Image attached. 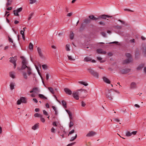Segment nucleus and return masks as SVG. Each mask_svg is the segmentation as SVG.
<instances>
[{
    "mask_svg": "<svg viewBox=\"0 0 146 146\" xmlns=\"http://www.w3.org/2000/svg\"><path fill=\"white\" fill-rule=\"evenodd\" d=\"M79 91H80L81 92H84V93H87V91L85 89H81L74 91L72 93V95L74 98L76 100H78L79 99L78 95L80 94L81 93V92H79Z\"/></svg>",
    "mask_w": 146,
    "mask_h": 146,
    "instance_id": "nucleus-1",
    "label": "nucleus"
},
{
    "mask_svg": "<svg viewBox=\"0 0 146 146\" xmlns=\"http://www.w3.org/2000/svg\"><path fill=\"white\" fill-rule=\"evenodd\" d=\"M28 62L27 60L25 58L23 59L22 62V66L20 68H18V69L19 70H22L25 69L26 68H27L29 67L27 66Z\"/></svg>",
    "mask_w": 146,
    "mask_h": 146,
    "instance_id": "nucleus-2",
    "label": "nucleus"
},
{
    "mask_svg": "<svg viewBox=\"0 0 146 146\" xmlns=\"http://www.w3.org/2000/svg\"><path fill=\"white\" fill-rule=\"evenodd\" d=\"M130 70V69L125 68L121 70L120 72L122 74H125L129 72Z\"/></svg>",
    "mask_w": 146,
    "mask_h": 146,
    "instance_id": "nucleus-3",
    "label": "nucleus"
},
{
    "mask_svg": "<svg viewBox=\"0 0 146 146\" xmlns=\"http://www.w3.org/2000/svg\"><path fill=\"white\" fill-rule=\"evenodd\" d=\"M9 59V62L12 64L16 62L17 60V56H15L14 57L12 56Z\"/></svg>",
    "mask_w": 146,
    "mask_h": 146,
    "instance_id": "nucleus-4",
    "label": "nucleus"
},
{
    "mask_svg": "<svg viewBox=\"0 0 146 146\" xmlns=\"http://www.w3.org/2000/svg\"><path fill=\"white\" fill-rule=\"evenodd\" d=\"M37 50L39 56L41 58H44V56L42 52L41 49L38 47L37 48Z\"/></svg>",
    "mask_w": 146,
    "mask_h": 146,
    "instance_id": "nucleus-5",
    "label": "nucleus"
},
{
    "mask_svg": "<svg viewBox=\"0 0 146 146\" xmlns=\"http://www.w3.org/2000/svg\"><path fill=\"white\" fill-rule=\"evenodd\" d=\"M137 84L135 82H132L130 84V88L132 89H136L137 88Z\"/></svg>",
    "mask_w": 146,
    "mask_h": 146,
    "instance_id": "nucleus-6",
    "label": "nucleus"
},
{
    "mask_svg": "<svg viewBox=\"0 0 146 146\" xmlns=\"http://www.w3.org/2000/svg\"><path fill=\"white\" fill-rule=\"evenodd\" d=\"M96 133L93 131H90L86 135V136L87 137H90L94 136L96 135Z\"/></svg>",
    "mask_w": 146,
    "mask_h": 146,
    "instance_id": "nucleus-7",
    "label": "nucleus"
},
{
    "mask_svg": "<svg viewBox=\"0 0 146 146\" xmlns=\"http://www.w3.org/2000/svg\"><path fill=\"white\" fill-rule=\"evenodd\" d=\"M110 17V16L108 15H103L98 16V19H106L107 18H109Z\"/></svg>",
    "mask_w": 146,
    "mask_h": 146,
    "instance_id": "nucleus-8",
    "label": "nucleus"
},
{
    "mask_svg": "<svg viewBox=\"0 0 146 146\" xmlns=\"http://www.w3.org/2000/svg\"><path fill=\"white\" fill-rule=\"evenodd\" d=\"M64 90L66 94L69 95H70L72 94V92L71 91L67 88H65L64 89Z\"/></svg>",
    "mask_w": 146,
    "mask_h": 146,
    "instance_id": "nucleus-9",
    "label": "nucleus"
},
{
    "mask_svg": "<svg viewBox=\"0 0 146 146\" xmlns=\"http://www.w3.org/2000/svg\"><path fill=\"white\" fill-rule=\"evenodd\" d=\"M133 60L132 58H128L123 61L124 64H128L132 61Z\"/></svg>",
    "mask_w": 146,
    "mask_h": 146,
    "instance_id": "nucleus-10",
    "label": "nucleus"
},
{
    "mask_svg": "<svg viewBox=\"0 0 146 146\" xmlns=\"http://www.w3.org/2000/svg\"><path fill=\"white\" fill-rule=\"evenodd\" d=\"M89 17L90 19V21L92 20H95L96 21L97 20H98V17H96L93 15H90L89 16Z\"/></svg>",
    "mask_w": 146,
    "mask_h": 146,
    "instance_id": "nucleus-11",
    "label": "nucleus"
},
{
    "mask_svg": "<svg viewBox=\"0 0 146 146\" xmlns=\"http://www.w3.org/2000/svg\"><path fill=\"white\" fill-rule=\"evenodd\" d=\"M97 52L99 54H106V51H103L102 49L100 48L97 50Z\"/></svg>",
    "mask_w": 146,
    "mask_h": 146,
    "instance_id": "nucleus-12",
    "label": "nucleus"
},
{
    "mask_svg": "<svg viewBox=\"0 0 146 146\" xmlns=\"http://www.w3.org/2000/svg\"><path fill=\"white\" fill-rule=\"evenodd\" d=\"M141 49L143 52L144 53L145 56L146 55V46L144 45L142 46L141 47Z\"/></svg>",
    "mask_w": 146,
    "mask_h": 146,
    "instance_id": "nucleus-13",
    "label": "nucleus"
},
{
    "mask_svg": "<svg viewBox=\"0 0 146 146\" xmlns=\"http://www.w3.org/2000/svg\"><path fill=\"white\" fill-rule=\"evenodd\" d=\"M106 96L107 98L110 100H111L113 99V98L111 96L110 91H108V93L106 94Z\"/></svg>",
    "mask_w": 146,
    "mask_h": 146,
    "instance_id": "nucleus-14",
    "label": "nucleus"
},
{
    "mask_svg": "<svg viewBox=\"0 0 146 146\" xmlns=\"http://www.w3.org/2000/svg\"><path fill=\"white\" fill-rule=\"evenodd\" d=\"M15 85V83L13 82H11L10 85V89L11 90H12L14 88V87Z\"/></svg>",
    "mask_w": 146,
    "mask_h": 146,
    "instance_id": "nucleus-15",
    "label": "nucleus"
},
{
    "mask_svg": "<svg viewBox=\"0 0 146 146\" xmlns=\"http://www.w3.org/2000/svg\"><path fill=\"white\" fill-rule=\"evenodd\" d=\"M103 78L104 81L105 82L107 83H108V84L110 83V81L108 79L106 78L105 77H103Z\"/></svg>",
    "mask_w": 146,
    "mask_h": 146,
    "instance_id": "nucleus-16",
    "label": "nucleus"
},
{
    "mask_svg": "<svg viewBox=\"0 0 146 146\" xmlns=\"http://www.w3.org/2000/svg\"><path fill=\"white\" fill-rule=\"evenodd\" d=\"M33 91H34V93H37L40 92L39 90L37 87H34L33 88Z\"/></svg>",
    "mask_w": 146,
    "mask_h": 146,
    "instance_id": "nucleus-17",
    "label": "nucleus"
},
{
    "mask_svg": "<svg viewBox=\"0 0 146 146\" xmlns=\"http://www.w3.org/2000/svg\"><path fill=\"white\" fill-rule=\"evenodd\" d=\"M38 97L39 98H40L41 99H47V98L45 97L44 95L42 94H39L38 95Z\"/></svg>",
    "mask_w": 146,
    "mask_h": 146,
    "instance_id": "nucleus-18",
    "label": "nucleus"
},
{
    "mask_svg": "<svg viewBox=\"0 0 146 146\" xmlns=\"http://www.w3.org/2000/svg\"><path fill=\"white\" fill-rule=\"evenodd\" d=\"M38 123L35 124L32 127V129L34 130H35L37 129L38 127Z\"/></svg>",
    "mask_w": 146,
    "mask_h": 146,
    "instance_id": "nucleus-19",
    "label": "nucleus"
},
{
    "mask_svg": "<svg viewBox=\"0 0 146 146\" xmlns=\"http://www.w3.org/2000/svg\"><path fill=\"white\" fill-rule=\"evenodd\" d=\"M92 60V59L88 57H86L84 58V61L85 62H88Z\"/></svg>",
    "mask_w": 146,
    "mask_h": 146,
    "instance_id": "nucleus-20",
    "label": "nucleus"
},
{
    "mask_svg": "<svg viewBox=\"0 0 146 146\" xmlns=\"http://www.w3.org/2000/svg\"><path fill=\"white\" fill-rule=\"evenodd\" d=\"M21 98L22 103H27V100L26 98L22 97H21Z\"/></svg>",
    "mask_w": 146,
    "mask_h": 146,
    "instance_id": "nucleus-21",
    "label": "nucleus"
},
{
    "mask_svg": "<svg viewBox=\"0 0 146 146\" xmlns=\"http://www.w3.org/2000/svg\"><path fill=\"white\" fill-rule=\"evenodd\" d=\"M62 105L64 108H67L66 104V102L64 100H63L62 102Z\"/></svg>",
    "mask_w": 146,
    "mask_h": 146,
    "instance_id": "nucleus-22",
    "label": "nucleus"
},
{
    "mask_svg": "<svg viewBox=\"0 0 146 146\" xmlns=\"http://www.w3.org/2000/svg\"><path fill=\"white\" fill-rule=\"evenodd\" d=\"M27 74H28V75L29 76L31 74V69L30 67H27Z\"/></svg>",
    "mask_w": 146,
    "mask_h": 146,
    "instance_id": "nucleus-23",
    "label": "nucleus"
},
{
    "mask_svg": "<svg viewBox=\"0 0 146 146\" xmlns=\"http://www.w3.org/2000/svg\"><path fill=\"white\" fill-rule=\"evenodd\" d=\"M92 75L94 76V77H96L97 78H98L99 74L98 73L95 71L94 72V73H93Z\"/></svg>",
    "mask_w": 146,
    "mask_h": 146,
    "instance_id": "nucleus-24",
    "label": "nucleus"
},
{
    "mask_svg": "<svg viewBox=\"0 0 146 146\" xmlns=\"http://www.w3.org/2000/svg\"><path fill=\"white\" fill-rule=\"evenodd\" d=\"M78 82L80 84H82L85 86H87L88 85V84L86 82L83 81H79Z\"/></svg>",
    "mask_w": 146,
    "mask_h": 146,
    "instance_id": "nucleus-25",
    "label": "nucleus"
},
{
    "mask_svg": "<svg viewBox=\"0 0 146 146\" xmlns=\"http://www.w3.org/2000/svg\"><path fill=\"white\" fill-rule=\"evenodd\" d=\"M135 58H137L139 56V53L138 50H136L135 52Z\"/></svg>",
    "mask_w": 146,
    "mask_h": 146,
    "instance_id": "nucleus-26",
    "label": "nucleus"
},
{
    "mask_svg": "<svg viewBox=\"0 0 146 146\" xmlns=\"http://www.w3.org/2000/svg\"><path fill=\"white\" fill-rule=\"evenodd\" d=\"M48 89L49 90L50 92L52 94H54V89L51 87H48Z\"/></svg>",
    "mask_w": 146,
    "mask_h": 146,
    "instance_id": "nucleus-27",
    "label": "nucleus"
},
{
    "mask_svg": "<svg viewBox=\"0 0 146 146\" xmlns=\"http://www.w3.org/2000/svg\"><path fill=\"white\" fill-rule=\"evenodd\" d=\"M144 64H141L137 68V70H141L144 66Z\"/></svg>",
    "mask_w": 146,
    "mask_h": 146,
    "instance_id": "nucleus-28",
    "label": "nucleus"
},
{
    "mask_svg": "<svg viewBox=\"0 0 146 146\" xmlns=\"http://www.w3.org/2000/svg\"><path fill=\"white\" fill-rule=\"evenodd\" d=\"M9 75L10 77L13 78H15L14 72H11L9 73Z\"/></svg>",
    "mask_w": 146,
    "mask_h": 146,
    "instance_id": "nucleus-29",
    "label": "nucleus"
},
{
    "mask_svg": "<svg viewBox=\"0 0 146 146\" xmlns=\"http://www.w3.org/2000/svg\"><path fill=\"white\" fill-rule=\"evenodd\" d=\"M85 27V26L82 23L81 25V26L80 29V31H83Z\"/></svg>",
    "mask_w": 146,
    "mask_h": 146,
    "instance_id": "nucleus-30",
    "label": "nucleus"
},
{
    "mask_svg": "<svg viewBox=\"0 0 146 146\" xmlns=\"http://www.w3.org/2000/svg\"><path fill=\"white\" fill-rule=\"evenodd\" d=\"M27 73L25 72H23V75L24 77V78L25 80H27Z\"/></svg>",
    "mask_w": 146,
    "mask_h": 146,
    "instance_id": "nucleus-31",
    "label": "nucleus"
},
{
    "mask_svg": "<svg viewBox=\"0 0 146 146\" xmlns=\"http://www.w3.org/2000/svg\"><path fill=\"white\" fill-rule=\"evenodd\" d=\"M90 20L88 19H86L84 20V23L86 24L90 23Z\"/></svg>",
    "mask_w": 146,
    "mask_h": 146,
    "instance_id": "nucleus-32",
    "label": "nucleus"
},
{
    "mask_svg": "<svg viewBox=\"0 0 146 146\" xmlns=\"http://www.w3.org/2000/svg\"><path fill=\"white\" fill-rule=\"evenodd\" d=\"M7 3H6V6L8 7V6L11 4L12 0H7Z\"/></svg>",
    "mask_w": 146,
    "mask_h": 146,
    "instance_id": "nucleus-33",
    "label": "nucleus"
},
{
    "mask_svg": "<svg viewBox=\"0 0 146 146\" xmlns=\"http://www.w3.org/2000/svg\"><path fill=\"white\" fill-rule=\"evenodd\" d=\"M22 7H20V8L18 9L17 10H14L13 11V12H18L19 13V12H21L22 11Z\"/></svg>",
    "mask_w": 146,
    "mask_h": 146,
    "instance_id": "nucleus-34",
    "label": "nucleus"
},
{
    "mask_svg": "<svg viewBox=\"0 0 146 146\" xmlns=\"http://www.w3.org/2000/svg\"><path fill=\"white\" fill-rule=\"evenodd\" d=\"M74 124V122L72 120H70L69 124V126L70 128L72 127Z\"/></svg>",
    "mask_w": 146,
    "mask_h": 146,
    "instance_id": "nucleus-35",
    "label": "nucleus"
},
{
    "mask_svg": "<svg viewBox=\"0 0 146 146\" xmlns=\"http://www.w3.org/2000/svg\"><path fill=\"white\" fill-rule=\"evenodd\" d=\"M77 137V135L76 134V135L75 137H73L71 138L70 139V141H72L75 140Z\"/></svg>",
    "mask_w": 146,
    "mask_h": 146,
    "instance_id": "nucleus-36",
    "label": "nucleus"
},
{
    "mask_svg": "<svg viewBox=\"0 0 146 146\" xmlns=\"http://www.w3.org/2000/svg\"><path fill=\"white\" fill-rule=\"evenodd\" d=\"M70 45L68 44H67L66 45V49L67 51H69L70 50V49L69 48Z\"/></svg>",
    "mask_w": 146,
    "mask_h": 146,
    "instance_id": "nucleus-37",
    "label": "nucleus"
},
{
    "mask_svg": "<svg viewBox=\"0 0 146 146\" xmlns=\"http://www.w3.org/2000/svg\"><path fill=\"white\" fill-rule=\"evenodd\" d=\"M74 34L72 32L70 35V38L71 40H72L74 38Z\"/></svg>",
    "mask_w": 146,
    "mask_h": 146,
    "instance_id": "nucleus-38",
    "label": "nucleus"
},
{
    "mask_svg": "<svg viewBox=\"0 0 146 146\" xmlns=\"http://www.w3.org/2000/svg\"><path fill=\"white\" fill-rule=\"evenodd\" d=\"M52 108L55 111V115H57L58 114V112H57V111L56 110V108L54 106H52Z\"/></svg>",
    "mask_w": 146,
    "mask_h": 146,
    "instance_id": "nucleus-39",
    "label": "nucleus"
},
{
    "mask_svg": "<svg viewBox=\"0 0 146 146\" xmlns=\"http://www.w3.org/2000/svg\"><path fill=\"white\" fill-rule=\"evenodd\" d=\"M87 70L92 75L93 73H94V72L93 70L91 68H88Z\"/></svg>",
    "mask_w": 146,
    "mask_h": 146,
    "instance_id": "nucleus-40",
    "label": "nucleus"
},
{
    "mask_svg": "<svg viewBox=\"0 0 146 146\" xmlns=\"http://www.w3.org/2000/svg\"><path fill=\"white\" fill-rule=\"evenodd\" d=\"M131 135V133H130L129 131H127L126 133V136L129 137Z\"/></svg>",
    "mask_w": 146,
    "mask_h": 146,
    "instance_id": "nucleus-41",
    "label": "nucleus"
},
{
    "mask_svg": "<svg viewBox=\"0 0 146 146\" xmlns=\"http://www.w3.org/2000/svg\"><path fill=\"white\" fill-rule=\"evenodd\" d=\"M33 45L31 43H30L29 44V48L30 50H32L33 48Z\"/></svg>",
    "mask_w": 146,
    "mask_h": 146,
    "instance_id": "nucleus-42",
    "label": "nucleus"
},
{
    "mask_svg": "<svg viewBox=\"0 0 146 146\" xmlns=\"http://www.w3.org/2000/svg\"><path fill=\"white\" fill-rule=\"evenodd\" d=\"M42 115H41L40 114H38V113H36L34 115V116L35 117H40Z\"/></svg>",
    "mask_w": 146,
    "mask_h": 146,
    "instance_id": "nucleus-43",
    "label": "nucleus"
},
{
    "mask_svg": "<svg viewBox=\"0 0 146 146\" xmlns=\"http://www.w3.org/2000/svg\"><path fill=\"white\" fill-rule=\"evenodd\" d=\"M35 67H36V69L37 70V71H38V74L40 76L42 80V79H43L42 78L41 76V75H40V72H39V71L38 68V67H37L36 66H35Z\"/></svg>",
    "mask_w": 146,
    "mask_h": 146,
    "instance_id": "nucleus-44",
    "label": "nucleus"
},
{
    "mask_svg": "<svg viewBox=\"0 0 146 146\" xmlns=\"http://www.w3.org/2000/svg\"><path fill=\"white\" fill-rule=\"evenodd\" d=\"M126 56H127V57L128 58H132L131 55L129 53H127L126 54Z\"/></svg>",
    "mask_w": 146,
    "mask_h": 146,
    "instance_id": "nucleus-45",
    "label": "nucleus"
},
{
    "mask_svg": "<svg viewBox=\"0 0 146 146\" xmlns=\"http://www.w3.org/2000/svg\"><path fill=\"white\" fill-rule=\"evenodd\" d=\"M67 56L68 57V58L69 60H74L75 59H73L71 56H69L68 55H67Z\"/></svg>",
    "mask_w": 146,
    "mask_h": 146,
    "instance_id": "nucleus-46",
    "label": "nucleus"
},
{
    "mask_svg": "<svg viewBox=\"0 0 146 146\" xmlns=\"http://www.w3.org/2000/svg\"><path fill=\"white\" fill-rule=\"evenodd\" d=\"M33 14H34L33 13H32L30 14L29 16V17L28 18V20H29L31 19L32 18V16H33Z\"/></svg>",
    "mask_w": 146,
    "mask_h": 146,
    "instance_id": "nucleus-47",
    "label": "nucleus"
},
{
    "mask_svg": "<svg viewBox=\"0 0 146 146\" xmlns=\"http://www.w3.org/2000/svg\"><path fill=\"white\" fill-rule=\"evenodd\" d=\"M40 120L43 123L44 122L45 119L44 118L42 117V115L40 117Z\"/></svg>",
    "mask_w": 146,
    "mask_h": 146,
    "instance_id": "nucleus-48",
    "label": "nucleus"
},
{
    "mask_svg": "<svg viewBox=\"0 0 146 146\" xmlns=\"http://www.w3.org/2000/svg\"><path fill=\"white\" fill-rule=\"evenodd\" d=\"M42 68L44 69H46L47 68V65L46 64H43L42 66Z\"/></svg>",
    "mask_w": 146,
    "mask_h": 146,
    "instance_id": "nucleus-49",
    "label": "nucleus"
},
{
    "mask_svg": "<svg viewBox=\"0 0 146 146\" xmlns=\"http://www.w3.org/2000/svg\"><path fill=\"white\" fill-rule=\"evenodd\" d=\"M21 103H22L21 100V98H20V100H19L17 101V104H18V105H20V104H21Z\"/></svg>",
    "mask_w": 146,
    "mask_h": 146,
    "instance_id": "nucleus-50",
    "label": "nucleus"
},
{
    "mask_svg": "<svg viewBox=\"0 0 146 146\" xmlns=\"http://www.w3.org/2000/svg\"><path fill=\"white\" fill-rule=\"evenodd\" d=\"M101 34L104 37H106V34L104 32H102L101 33Z\"/></svg>",
    "mask_w": 146,
    "mask_h": 146,
    "instance_id": "nucleus-51",
    "label": "nucleus"
},
{
    "mask_svg": "<svg viewBox=\"0 0 146 146\" xmlns=\"http://www.w3.org/2000/svg\"><path fill=\"white\" fill-rule=\"evenodd\" d=\"M30 0V3L31 4H32L34 3H35L36 1V0Z\"/></svg>",
    "mask_w": 146,
    "mask_h": 146,
    "instance_id": "nucleus-52",
    "label": "nucleus"
},
{
    "mask_svg": "<svg viewBox=\"0 0 146 146\" xmlns=\"http://www.w3.org/2000/svg\"><path fill=\"white\" fill-rule=\"evenodd\" d=\"M43 113L44 115H48V113L45 110H43Z\"/></svg>",
    "mask_w": 146,
    "mask_h": 146,
    "instance_id": "nucleus-53",
    "label": "nucleus"
},
{
    "mask_svg": "<svg viewBox=\"0 0 146 146\" xmlns=\"http://www.w3.org/2000/svg\"><path fill=\"white\" fill-rule=\"evenodd\" d=\"M74 130L72 129L71 131H70L68 135L69 136L70 135H71L74 133Z\"/></svg>",
    "mask_w": 146,
    "mask_h": 146,
    "instance_id": "nucleus-54",
    "label": "nucleus"
},
{
    "mask_svg": "<svg viewBox=\"0 0 146 146\" xmlns=\"http://www.w3.org/2000/svg\"><path fill=\"white\" fill-rule=\"evenodd\" d=\"M118 43H119V42H118L114 41V42H109V44H118Z\"/></svg>",
    "mask_w": 146,
    "mask_h": 146,
    "instance_id": "nucleus-55",
    "label": "nucleus"
},
{
    "mask_svg": "<svg viewBox=\"0 0 146 146\" xmlns=\"http://www.w3.org/2000/svg\"><path fill=\"white\" fill-rule=\"evenodd\" d=\"M76 143L75 142L72 143L70 144H68L67 146H72L74 145Z\"/></svg>",
    "mask_w": 146,
    "mask_h": 146,
    "instance_id": "nucleus-56",
    "label": "nucleus"
},
{
    "mask_svg": "<svg viewBox=\"0 0 146 146\" xmlns=\"http://www.w3.org/2000/svg\"><path fill=\"white\" fill-rule=\"evenodd\" d=\"M49 73H47L46 75V80H48L49 79Z\"/></svg>",
    "mask_w": 146,
    "mask_h": 146,
    "instance_id": "nucleus-57",
    "label": "nucleus"
},
{
    "mask_svg": "<svg viewBox=\"0 0 146 146\" xmlns=\"http://www.w3.org/2000/svg\"><path fill=\"white\" fill-rule=\"evenodd\" d=\"M129 42L130 43H134L135 42V40L134 39H133L131 40H129Z\"/></svg>",
    "mask_w": 146,
    "mask_h": 146,
    "instance_id": "nucleus-58",
    "label": "nucleus"
},
{
    "mask_svg": "<svg viewBox=\"0 0 146 146\" xmlns=\"http://www.w3.org/2000/svg\"><path fill=\"white\" fill-rule=\"evenodd\" d=\"M98 23L101 25H105V23H103L102 21L99 22Z\"/></svg>",
    "mask_w": 146,
    "mask_h": 146,
    "instance_id": "nucleus-59",
    "label": "nucleus"
},
{
    "mask_svg": "<svg viewBox=\"0 0 146 146\" xmlns=\"http://www.w3.org/2000/svg\"><path fill=\"white\" fill-rule=\"evenodd\" d=\"M86 104L85 103L83 102L82 101L81 102V106H82L84 107L85 106Z\"/></svg>",
    "mask_w": 146,
    "mask_h": 146,
    "instance_id": "nucleus-60",
    "label": "nucleus"
},
{
    "mask_svg": "<svg viewBox=\"0 0 146 146\" xmlns=\"http://www.w3.org/2000/svg\"><path fill=\"white\" fill-rule=\"evenodd\" d=\"M55 129L54 128V127H52V128L51 129V132L52 133H55Z\"/></svg>",
    "mask_w": 146,
    "mask_h": 146,
    "instance_id": "nucleus-61",
    "label": "nucleus"
},
{
    "mask_svg": "<svg viewBox=\"0 0 146 146\" xmlns=\"http://www.w3.org/2000/svg\"><path fill=\"white\" fill-rule=\"evenodd\" d=\"M14 12V13L15 15L18 16H19V15L18 13L19 12Z\"/></svg>",
    "mask_w": 146,
    "mask_h": 146,
    "instance_id": "nucleus-62",
    "label": "nucleus"
},
{
    "mask_svg": "<svg viewBox=\"0 0 146 146\" xmlns=\"http://www.w3.org/2000/svg\"><path fill=\"white\" fill-rule=\"evenodd\" d=\"M137 131H132V132L131 133V135H132V134H133V135H135L136 134V133H137Z\"/></svg>",
    "mask_w": 146,
    "mask_h": 146,
    "instance_id": "nucleus-63",
    "label": "nucleus"
},
{
    "mask_svg": "<svg viewBox=\"0 0 146 146\" xmlns=\"http://www.w3.org/2000/svg\"><path fill=\"white\" fill-rule=\"evenodd\" d=\"M9 40L10 42H11L12 43L13 42V41L12 39L9 37Z\"/></svg>",
    "mask_w": 146,
    "mask_h": 146,
    "instance_id": "nucleus-64",
    "label": "nucleus"
}]
</instances>
